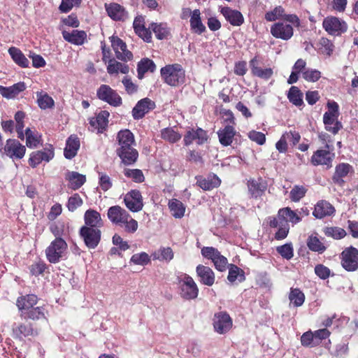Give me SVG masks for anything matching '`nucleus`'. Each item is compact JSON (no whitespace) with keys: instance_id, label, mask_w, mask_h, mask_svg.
<instances>
[{"instance_id":"22","label":"nucleus","mask_w":358,"mask_h":358,"mask_svg":"<svg viewBox=\"0 0 358 358\" xmlns=\"http://www.w3.org/2000/svg\"><path fill=\"white\" fill-rule=\"evenodd\" d=\"M221 13L223 15L227 22L233 26L239 27L244 22V17L242 13L237 10L231 9L229 7H222L220 10Z\"/></svg>"},{"instance_id":"20","label":"nucleus","mask_w":358,"mask_h":358,"mask_svg":"<svg viewBox=\"0 0 358 358\" xmlns=\"http://www.w3.org/2000/svg\"><path fill=\"white\" fill-rule=\"evenodd\" d=\"M133 27L135 33L143 39L145 42H150L152 38L151 31L149 27L147 29L145 27V18L142 15L137 16L133 23Z\"/></svg>"},{"instance_id":"32","label":"nucleus","mask_w":358,"mask_h":358,"mask_svg":"<svg viewBox=\"0 0 358 358\" xmlns=\"http://www.w3.org/2000/svg\"><path fill=\"white\" fill-rule=\"evenodd\" d=\"M250 67L252 75L262 79L268 80L273 74L271 68L262 69L259 66V61L257 57L250 61Z\"/></svg>"},{"instance_id":"50","label":"nucleus","mask_w":358,"mask_h":358,"mask_svg":"<svg viewBox=\"0 0 358 358\" xmlns=\"http://www.w3.org/2000/svg\"><path fill=\"white\" fill-rule=\"evenodd\" d=\"M227 267L229 268L227 279L230 282H234L236 280L240 282L245 280L244 272L239 267L232 264H229Z\"/></svg>"},{"instance_id":"36","label":"nucleus","mask_w":358,"mask_h":358,"mask_svg":"<svg viewBox=\"0 0 358 358\" xmlns=\"http://www.w3.org/2000/svg\"><path fill=\"white\" fill-rule=\"evenodd\" d=\"M65 178L69 182V187L73 190L78 189L86 182L85 176L76 171L67 172Z\"/></svg>"},{"instance_id":"57","label":"nucleus","mask_w":358,"mask_h":358,"mask_svg":"<svg viewBox=\"0 0 358 358\" xmlns=\"http://www.w3.org/2000/svg\"><path fill=\"white\" fill-rule=\"evenodd\" d=\"M306 192L307 189L305 187L294 185L289 193L290 199L294 202L299 201L303 197H304Z\"/></svg>"},{"instance_id":"11","label":"nucleus","mask_w":358,"mask_h":358,"mask_svg":"<svg viewBox=\"0 0 358 358\" xmlns=\"http://www.w3.org/2000/svg\"><path fill=\"white\" fill-rule=\"evenodd\" d=\"M109 39L117 59L123 62L130 61L133 59V54L127 50V44L122 39L116 36H112Z\"/></svg>"},{"instance_id":"30","label":"nucleus","mask_w":358,"mask_h":358,"mask_svg":"<svg viewBox=\"0 0 358 358\" xmlns=\"http://www.w3.org/2000/svg\"><path fill=\"white\" fill-rule=\"evenodd\" d=\"M109 113L106 110L101 111L95 117L90 120V124L99 133H102L108 126Z\"/></svg>"},{"instance_id":"44","label":"nucleus","mask_w":358,"mask_h":358,"mask_svg":"<svg viewBox=\"0 0 358 358\" xmlns=\"http://www.w3.org/2000/svg\"><path fill=\"white\" fill-rule=\"evenodd\" d=\"M196 184L203 190H210L220 185V180L216 176L212 177L198 178Z\"/></svg>"},{"instance_id":"16","label":"nucleus","mask_w":358,"mask_h":358,"mask_svg":"<svg viewBox=\"0 0 358 358\" xmlns=\"http://www.w3.org/2000/svg\"><path fill=\"white\" fill-rule=\"evenodd\" d=\"M271 33L276 38L287 41L293 36L294 29L290 24L277 22L271 26Z\"/></svg>"},{"instance_id":"10","label":"nucleus","mask_w":358,"mask_h":358,"mask_svg":"<svg viewBox=\"0 0 358 358\" xmlns=\"http://www.w3.org/2000/svg\"><path fill=\"white\" fill-rule=\"evenodd\" d=\"M101 232L99 229L90 227H82L80 229V236L88 248H95L101 240Z\"/></svg>"},{"instance_id":"56","label":"nucleus","mask_w":358,"mask_h":358,"mask_svg":"<svg viewBox=\"0 0 358 358\" xmlns=\"http://www.w3.org/2000/svg\"><path fill=\"white\" fill-rule=\"evenodd\" d=\"M324 234L328 237H331L334 239H341L346 236V231L338 227H326L324 229Z\"/></svg>"},{"instance_id":"4","label":"nucleus","mask_w":358,"mask_h":358,"mask_svg":"<svg viewBox=\"0 0 358 358\" xmlns=\"http://www.w3.org/2000/svg\"><path fill=\"white\" fill-rule=\"evenodd\" d=\"M66 250V241L60 237H57L45 250L47 259L50 263H57L65 256Z\"/></svg>"},{"instance_id":"2","label":"nucleus","mask_w":358,"mask_h":358,"mask_svg":"<svg viewBox=\"0 0 358 358\" xmlns=\"http://www.w3.org/2000/svg\"><path fill=\"white\" fill-rule=\"evenodd\" d=\"M164 83L172 87H177L185 83V73L180 64H169L160 70Z\"/></svg>"},{"instance_id":"9","label":"nucleus","mask_w":358,"mask_h":358,"mask_svg":"<svg viewBox=\"0 0 358 358\" xmlns=\"http://www.w3.org/2000/svg\"><path fill=\"white\" fill-rule=\"evenodd\" d=\"M97 97L113 106H119L122 104V98L120 95L107 85H101L96 92Z\"/></svg>"},{"instance_id":"12","label":"nucleus","mask_w":358,"mask_h":358,"mask_svg":"<svg viewBox=\"0 0 358 358\" xmlns=\"http://www.w3.org/2000/svg\"><path fill=\"white\" fill-rule=\"evenodd\" d=\"M124 202L127 208L134 213L139 212L143 208V196L137 189H132L127 192L124 195Z\"/></svg>"},{"instance_id":"41","label":"nucleus","mask_w":358,"mask_h":358,"mask_svg":"<svg viewBox=\"0 0 358 358\" xmlns=\"http://www.w3.org/2000/svg\"><path fill=\"white\" fill-rule=\"evenodd\" d=\"M278 217L282 220L281 221L286 220L287 223L290 222L292 224H296L301 220L297 211L295 212L289 207L280 209L278 210Z\"/></svg>"},{"instance_id":"31","label":"nucleus","mask_w":358,"mask_h":358,"mask_svg":"<svg viewBox=\"0 0 358 358\" xmlns=\"http://www.w3.org/2000/svg\"><path fill=\"white\" fill-rule=\"evenodd\" d=\"M338 116L324 113L323 115V123L327 131L336 135L343 128L342 123L338 120Z\"/></svg>"},{"instance_id":"24","label":"nucleus","mask_w":358,"mask_h":358,"mask_svg":"<svg viewBox=\"0 0 358 358\" xmlns=\"http://www.w3.org/2000/svg\"><path fill=\"white\" fill-rule=\"evenodd\" d=\"M54 157V152L52 149L45 148L43 150H38L31 153L29 163L34 168L43 161L49 162Z\"/></svg>"},{"instance_id":"39","label":"nucleus","mask_w":358,"mask_h":358,"mask_svg":"<svg viewBox=\"0 0 358 358\" xmlns=\"http://www.w3.org/2000/svg\"><path fill=\"white\" fill-rule=\"evenodd\" d=\"M79 148V139L76 136H71L66 141V148L64 151V157L69 159L73 158L76 155Z\"/></svg>"},{"instance_id":"52","label":"nucleus","mask_w":358,"mask_h":358,"mask_svg":"<svg viewBox=\"0 0 358 358\" xmlns=\"http://www.w3.org/2000/svg\"><path fill=\"white\" fill-rule=\"evenodd\" d=\"M287 97L289 101L296 106H301L303 103V94L297 87H291Z\"/></svg>"},{"instance_id":"45","label":"nucleus","mask_w":358,"mask_h":358,"mask_svg":"<svg viewBox=\"0 0 358 358\" xmlns=\"http://www.w3.org/2000/svg\"><path fill=\"white\" fill-rule=\"evenodd\" d=\"M155 69L156 65L153 61L148 58H144L141 59L138 64V78L139 79H142L146 72L150 71L152 73L155 71Z\"/></svg>"},{"instance_id":"7","label":"nucleus","mask_w":358,"mask_h":358,"mask_svg":"<svg viewBox=\"0 0 358 358\" xmlns=\"http://www.w3.org/2000/svg\"><path fill=\"white\" fill-rule=\"evenodd\" d=\"M26 148L17 140L9 138L6 141L1 155H6L13 159H20L25 155Z\"/></svg>"},{"instance_id":"6","label":"nucleus","mask_w":358,"mask_h":358,"mask_svg":"<svg viewBox=\"0 0 358 358\" xmlns=\"http://www.w3.org/2000/svg\"><path fill=\"white\" fill-rule=\"evenodd\" d=\"M322 26L324 30L332 36H340L348 29V25L345 21L333 16L324 18Z\"/></svg>"},{"instance_id":"34","label":"nucleus","mask_w":358,"mask_h":358,"mask_svg":"<svg viewBox=\"0 0 358 358\" xmlns=\"http://www.w3.org/2000/svg\"><path fill=\"white\" fill-rule=\"evenodd\" d=\"M128 214L129 213L121 206H113L108 208L107 216L113 224L118 225Z\"/></svg>"},{"instance_id":"53","label":"nucleus","mask_w":358,"mask_h":358,"mask_svg":"<svg viewBox=\"0 0 358 358\" xmlns=\"http://www.w3.org/2000/svg\"><path fill=\"white\" fill-rule=\"evenodd\" d=\"M118 226L122 227L127 233H134L138 229V222L133 219L129 213L120 222Z\"/></svg>"},{"instance_id":"15","label":"nucleus","mask_w":358,"mask_h":358,"mask_svg":"<svg viewBox=\"0 0 358 358\" xmlns=\"http://www.w3.org/2000/svg\"><path fill=\"white\" fill-rule=\"evenodd\" d=\"M155 103L149 98L141 99L132 110V116L135 120L143 118L146 113L155 108Z\"/></svg>"},{"instance_id":"51","label":"nucleus","mask_w":358,"mask_h":358,"mask_svg":"<svg viewBox=\"0 0 358 358\" xmlns=\"http://www.w3.org/2000/svg\"><path fill=\"white\" fill-rule=\"evenodd\" d=\"M174 256L173 250L170 247L160 248L153 254V258L159 261L170 262Z\"/></svg>"},{"instance_id":"17","label":"nucleus","mask_w":358,"mask_h":358,"mask_svg":"<svg viewBox=\"0 0 358 358\" xmlns=\"http://www.w3.org/2000/svg\"><path fill=\"white\" fill-rule=\"evenodd\" d=\"M13 334L14 338L23 340L26 337L37 336L38 331L30 323H20L13 325Z\"/></svg>"},{"instance_id":"3","label":"nucleus","mask_w":358,"mask_h":358,"mask_svg":"<svg viewBox=\"0 0 358 358\" xmlns=\"http://www.w3.org/2000/svg\"><path fill=\"white\" fill-rule=\"evenodd\" d=\"M178 285L180 296L185 300L194 299L198 296L199 288L194 279L184 273L178 276Z\"/></svg>"},{"instance_id":"47","label":"nucleus","mask_w":358,"mask_h":358,"mask_svg":"<svg viewBox=\"0 0 358 358\" xmlns=\"http://www.w3.org/2000/svg\"><path fill=\"white\" fill-rule=\"evenodd\" d=\"M289 300L290 301V306L299 307L304 303L305 295L299 289L291 288L289 294Z\"/></svg>"},{"instance_id":"21","label":"nucleus","mask_w":358,"mask_h":358,"mask_svg":"<svg viewBox=\"0 0 358 358\" xmlns=\"http://www.w3.org/2000/svg\"><path fill=\"white\" fill-rule=\"evenodd\" d=\"M105 8L108 16L114 20L124 21L127 18V12L118 3H105Z\"/></svg>"},{"instance_id":"64","label":"nucleus","mask_w":358,"mask_h":358,"mask_svg":"<svg viewBox=\"0 0 358 358\" xmlns=\"http://www.w3.org/2000/svg\"><path fill=\"white\" fill-rule=\"evenodd\" d=\"M83 204V199L78 194H74L68 201V209L73 212Z\"/></svg>"},{"instance_id":"18","label":"nucleus","mask_w":358,"mask_h":358,"mask_svg":"<svg viewBox=\"0 0 358 358\" xmlns=\"http://www.w3.org/2000/svg\"><path fill=\"white\" fill-rule=\"evenodd\" d=\"M353 172V168L349 164H339L336 166L335 172L332 177L333 182L339 186H343L345 183L344 178H346L349 173H352Z\"/></svg>"},{"instance_id":"26","label":"nucleus","mask_w":358,"mask_h":358,"mask_svg":"<svg viewBox=\"0 0 358 358\" xmlns=\"http://www.w3.org/2000/svg\"><path fill=\"white\" fill-rule=\"evenodd\" d=\"M335 212L334 207L328 201H319L315 206L313 215L317 219L332 215Z\"/></svg>"},{"instance_id":"54","label":"nucleus","mask_w":358,"mask_h":358,"mask_svg":"<svg viewBox=\"0 0 358 358\" xmlns=\"http://www.w3.org/2000/svg\"><path fill=\"white\" fill-rule=\"evenodd\" d=\"M161 137L170 143H176L181 138V135L173 128L167 127L161 131Z\"/></svg>"},{"instance_id":"28","label":"nucleus","mask_w":358,"mask_h":358,"mask_svg":"<svg viewBox=\"0 0 358 358\" xmlns=\"http://www.w3.org/2000/svg\"><path fill=\"white\" fill-rule=\"evenodd\" d=\"M183 13H192L190 18V27L195 33L201 34L206 31V27L201 22L200 17L201 13L199 9H196L192 12L189 8H186L183 10Z\"/></svg>"},{"instance_id":"61","label":"nucleus","mask_w":358,"mask_h":358,"mask_svg":"<svg viewBox=\"0 0 358 358\" xmlns=\"http://www.w3.org/2000/svg\"><path fill=\"white\" fill-rule=\"evenodd\" d=\"M150 261L149 255L146 252L134 254L131 258V262L136 265H146Z\"/></svg>"},{"instance_id":"46","label":"nucleus","mask_w":358,"mask_h":358,"mask_svg":"<svg viewBox=\"0 0 358 358\" xmlns=\"http://www.w3.org/2000/svg\"><path fill=\"white\" fill-rule=\"evenodd\" d=\"M37 103L38 107L42 110L52 108L55 106L53 99L46 92L43 91L36 92Z\"/></svg>"},{"instance_id":"49","label":"nucleus","mask_w":358,"mask_h":358,"mask_svg":"<svg viewBox=\"0 0 358 358\" xmlns=\"http://www.w3.org/2000/svg\"><path fill=\"white\" fill-rule=\"evenodd\" d=\"M26 145L29 148H36L41 143V135L35 131L31 130L29 128L25 129Z\"/></svg>"},{"instance_id":"59","label":"nucleus","mask_w":358,"mask_h":358,"mask_svg":"<svg viewBox=\"0 0 358 358\" xmlns=\"http://www.w3.org/2000/svg\"><path fill=\"white\" fill-rule=\"evenodd\" d=\"M277 252L285 259L289 260L294 256V249L292 243H286L276 248Z\"/></svg>"},{"instance_id":"23","label":"nucleus","mask_w":358,"mask_h":358,"mask_svg":"<svg viewBox=\"0 0 358 358\" xmlns=\"http://www.w3.org/2000/svg\"><path fill=\"white\" fill-rule=\"evenodd\" d=\"M208 139L206 131L201 128L196 129H191L188 130L184 136V142L186 145H190L196 141L199 145L203 144Z\"/></svg>"},{"instance_id":"33","label":"nucleus","mask_w":358,"mask_h":358,"mask_svg":"<svg viewBox=\"0 0 358 358\" xmlns=\"http://www.w3.org/2000/svg\"><path fill=\"white\" fill-rule=\"evenodd\" d=\"M62 36L65 41L77 45H83L87 38L85 31L77 29H74L71 32L63 31Z\"/></svg>"},{"instance_id":"55","label":"nucleus","mask_w":358,"mask_h":358,"mask_svg":"<svg viewBox=\"0 0 358 358\" xmlns=\"http://www.w3.org/2000/svg\"><path fill=\"white\" fill-rule=\"evenodd\" d=\"M308 248L314 252L322 253L325 251L326 247L317 236H310L307 240Z\"/></svg>"},{"instance_id":"35","label":"nucleus","mask_w":358,"mask_h":358,"mask_svg":"<svg viewBox=\"0 0 358 358\" xmlns=\"http://www.w3.org/2000/svg\"><path fill=\"white\" fill-rule=\"evenodd\" d=\"M26 89L24 83L20 82L10 87L0 86V94L6 99H14Z\"/></svg>"},{"instance_id":"14","label":"nucleus","mask_w":358,"mask_h":358,"mask_svg":"<svg viewBox=\"0 0 358 358\" xmlns=\"http://www.w3.org/2000/svg\"><path fill=\"white\" fill-rule=\"evenodd\" d=\"M39 300L35 294H26L19 296L16 301V306L20 312V317L24 315L31 308L38 304Z\"/></svg>"},{"instance_id":"38","label":"nucleus","mask_w":358,"mask_h":358,"mask_svg":"<svg viewBox=\"0 0 358 358\" xmlns=\"http://www.w3.org/2000/svg\"><path fill=\"white\" fill-rule=\"evenodd\" d=\"M107 64V72L110 75L118 74L119 73L127 74L129 71V67L127 64L121 63L114 58L108 59Z\"/></svg>"},{"instance_id":"25","label":"nucleus","mask_w":358,"mask_h":358,"mask_svg":"<svg viewBox=\"0 0 358 358\" xmlns=\"http://www.w3.org/2000/svg\"><path fill=\"white\" fill-rule=\"evenodd\" d=\"M196 272L202 284L207 286H212L214 284L215 273L210 267L199 264L196 268Z\"/></svg>"},{"instance_id":"27","label":"nucleus","mask_w":358,"mask_h":358,"mask_svg":"<svg viewBox=\"0 0 358 358\" xmlns=\"http://www.w3.org/2000/svg\"><path fill=\"white\" fill-rule=\"evenodd\" d=\"M266 183L262 178L250 179L248 181L249 193L253 198L261 196L266 189Z\"/></svg>"},{"instance_id":"42","label":"nucleus","mask_w":358,"mask_h":358,"mask_svg":"<svg viewBox=\"0 0 358 358\" xmlns=\"http://www.w3.org/2000/svg\"><path fill=\"white\" fill-rule=\"evenodd\" d=\"M150 31L152 30L157 38L162 40L168 37L170 34V29L166 23L152 22L149 26Z\"/></svg>"},{"instance_id":"62","label":"nucleus","mask_w":358,"mask_h":358,"mask_svg":"<svg viewBox=\"0 0 358 358\" xmlns=\"http://www.w3.org/2000/svg\"><path fill=\"white\" fill-rule=\"evenodd\" d=\"M284 8L282 6H277L273 10L265 14V19L268 22L275 21L279 17H284Z\"/></svg>"},{"instance_id":"37","label":"nucleus","mask_w":358,"mask_h":358,"mask_svg":"<svg viewBox=\"0 0 358 358\" xmlns=\"http://www.w3.org/2000/svg\"><path fill=\"white\" fill-rule=\"evenodd\" d=\"M48 311L44 305L37 304L34 308H31L28 312H27L24 315H22L21 317L24 320H31L33 321H37L41 320H46V314Z\"/></svg>"},{"instance_id":"40","label":"nucleus","mask_w":358,"mask_h":358,"mask_svg":"<svg viewBox=\"0 0 358 358\" xmlns=\"http://www.w3.org/2000/svg\"><path fill=\"white\" fill-rule=\"evenodd\" d=\"M235 134L236 131L231 125H227L223 129L217 131L219 141L224 146H228L231 144Z\"/></svg>"},{"instance_id":"5","label":"nucleus","mask_w":358,"mask_h":358,"mask_svg":"<svg viewBox=\"0 0 358 358\" xmlns=\"http://www.w3.org/2000/svg\"><path fill=\"white\" fill-rule=\"evenodd\" d=\"M201 252L203 257L213 262L215 268L219 271H224L229 266L227 259L213 247H203Z\"/></svg>"},{"instance_id":"60","label":"nucleus","mask_w":358,"mask_h":358,"mask_svg":"<svg viewBox=\"0 0 358 358\" xmlns=\"http://www.w3.org/2000/svg\"><path fill=\"white\" fill-rule=\"evenodd\" d=\"M302 77L308 82L315 83L321 78V72L317 69H307L303 71Z\"/></svg>"},{"instance_id":"8","label":"nucleus","mask_w":358,"mask_h":358,"mask_svg":"<svg viewBox=\"0 0 358 358\" xmlns=\"http://www.w3.org/2000/svg\"><path fill=\"white\" fill-rule=\"evenodd\" d=\"M342 266L348 271L358 269V250L352 246L345 248L341 253Z\"/></svg>"},{"instance_id":"48","label":"nucleus","mask_w":358,"mask_h":358,"mask_svg":"<svg viewBox=\"0 0 358 358\" xmlns=\"http://www.w3.org/2000/svg\"><path fill=\"white\" fill-rule=\"evenodd\" d=\"M169 207L171 215L176 218H181L184 216L185 207L184 204L178 199H172L169 202Z\"/></svg>"},{"instance_id":"63","label":"nucleus","mask_w":358,"mask_h":358,"mask_svg":"<svg viewBox=\"0 0 358 358\" xmlns=\"http://www.w3.org/2000/svg\"><path fill=\"white\" fill-rule=\"evenodd\" d=\"M280 227L278 231L275 234V238L276 240H282L287 236L289 230V224L287 223L286 220L280 221Z\"/></svg>"},{"instance_id":"43","label":"nucleus","mask_w":358,"mask_h":358,"mask_svg":"<svg viewBox=\"0 0 358 358\" xmlns=\"http://www.w3.org/2000/svg\"><path fill=\"white\" fill-rule=\"evenodd\" d=\"M8 53L17 65L22 68L28 67L29 62L20 49L10 47L8 49Z\"/></svg>"},{"instance_id":"58","label":"nucleus","mask_w":358,"mask_h":358,"mask_svg":"<svg viewBox=\"0 0 358 358\" xmlns=\"http://www.w3.org/2000/svg\"><path fill=\"white\" fill-rule=\"evenodd\" d=\"M124 174L127 178H131L136 182H142L145 180L144 175L140 169H125Z\"/></svg>"},{"instance_id":"13","label":"nucleus","mask_w":358,"mask_h":358,"mask_svg":"<svg viewBox=\"0 0 358 358\" xmlns=\"http://www.w3.org/2000/svg\"><path fill=\"white\" fill-rule=\"evenodd\" d=\"M232 320L226 312H219L214 315L213 327L215 331L224 334L229 331L232 327Z\"/></svg>"},{"instance_id":"1","label":"nucleus","mask_w":358,"mask_h":358,"mask_svg":"<svg viewBox=\"0 0 358 358\" xmlns=\"http://www.w3.org/2000/svg\"><path fill=\"white\" fill-rule=\"evenodd\" d=\"M117 138L119 148H117V155L125 165L134 164L138 157V151L134 148L135 140L134 134L129 130H121L118 132Z\"/></svg>"},{"instance_id":"29","label":"nucleus","mask_w":358,"mask_h":358,"mask_svg":"<svg viewBox=\"0 0 358 358\" xmlns=\"http://www.w3.org/2000/svg\"><path fill=\"white\" fill-rule=\"evenodd\" d=\"M85 226L99 229L103 225L101 215L95 210L89 209L84 215Z\"/></svg>"},{"instance_id":"19","label":"nucleus","mask_w":358,"mask_h":358,"mask_svg":"<svg viewBox=\"0 0 358 358\" xmlns=\"http://www.w3.org/2000/svg\"><path fill=\"white\" fill-rule=\"evenodd\" d=\"M334 154L330 152V150H317L314 152L311 157V163L314 166L327 165L331 166Z\"/></svg>"}]
</instances>
